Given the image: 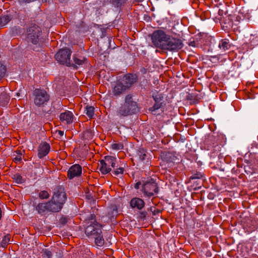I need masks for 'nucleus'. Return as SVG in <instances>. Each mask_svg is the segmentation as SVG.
Returning a JSON list of instances; mask_svg holds the SVG:
<instances>
[{
  "label": "nucleus",
  "instance_id": "1",
  "mask_svg": "<svg viewBox=\"0 0 258 258\" xmlns=\"http://www.w3.org/2000/svg\"><path fill=\"white\" fill-rule=\"evenodd\" d=\"M151 39L155 47L164 51L177 52L183 47V42L180 38L167 34L161 29L155 30Z\"/></svg>",
  "mask_w": 258,
  "mask_h": 258
},
{
  "label": "nucleus",
  "instance_id": "2",
  "mask_svg": "<svg viewBox=\"0 0 258 258\" xmlns=\"http://www.w3.org/2000/svg\"><path fill=\"white\" fill-rule=\"evenodd\" d=\"M139 110L138 103L131 94L125 96L124 102L116 110V115L123 117L136 114Z\"/></svg>",
  "mask_w": 258,
  "mask_h": 258
},
{
  "label": "nucleus",
  "instance_id": "3",
  "mask_svg": "<svg viewBox=\"0 0 258 258\" xmlns=\"http://www.w3.org/2000/svg\"><path fill=\"white\" fill-rule=\"evenodd\" d=\"M85 221L87 225L85 232L87 236L92 237L102 234V226L96 221L95 214H90Z\"/></svg>",
  "mask_w": 258,
  "mask_h": 258
},
{
  "label": "nucleus",
  "instance_id": "4",
  "mask_svg": "<svg viewBox=\"0 0 258 258\" xmlns=\"http://www.w3.org/2000/svg\"><path fill=\"white\" fill-rule=\"evenodd\" d=\"M67 200V195L64 188L57 186L54 189L53 194L49 201L56 212H59L62 208Z\"/></svg>",
  "mask_w": 258,
  "mask_h": 258
},
{
  "label": "nucleus",
  "instance_id": "5",
  "mask_svg": "<svg viewBox=\"0 0 258 258\" xmlns=\"http://www.w3.org/2000/svg\"><path fill=\"white\" fill-rule=\"evenodd\" d=\"M159 190L158 184L153 178L146 181L143 184L142 191L146 197H153L159 192Z\"/></svg>",
  "mask_w": 258,
  "mask_h": 258
},
{
  "label": "nucleus",
  "instance_id": "6",
  "mask_svg": "<svg viewBox=\"0 0 258 258\" xmlns=\"http://www.w3.org/2000/svg\"><path fill=\"white\" fill-rule=\"evenodd\" d=\"M41 29L40 27L35 24H31L27 29L26 39L28 42L33 44H37L41 35Z\"/></svg>",
  "mask_w": 258,
  "mask_h": 258
},
{
  "label": "nucleus",
  "instance_id": "7",
  "mask_svg": "<svg viewBox=\"0 0 258 258\" xmlns=\"http://www.w3.org/2000/svg\"><path fill=\"white\" fill-rule=\"evenodd\" d=\"M34 103L37 107L46 105L49 100V95L44 89H36L34 90Z\"/></svg>",
  "mask_w": 258,
  "mask_h": 258
},
{
  "label": "nucleus",
  "instance_id": "8",
  "mask_svg": "<svg viewBox=\"0 0 258 258\" xmlns=\"http://www.w3.org/2000/svg\"><path fill=\"white\" fill-rule=\"evenodd\" d=\"M116 162L115 157L106 156L104 160H101L99 164V170L103 174H106L111 171V167L114 168Z\"/></svg>",
  "mask_w": 258,
  "mask_h": 258
},
{
  "label": "nucleus",
  "instance_id": "9",
  "mask_svg": "<svg viewBox=\"0 0 258 258\" xmlns=\"http://www.w3.org/2000/svg\"><path fill=\"white\" fill-rule=\"evenodd\" d=\"M152 97L155 101V103L152 107L149 108V110L153 114H156L154 112L156 110L163 107V105L164 104V95L162 93L155 90L152 91Z\"/></svg>",
  "mask_w": 258,
  "mask_h": 258
},
{
  "label": "nucleus",
  "instance_id": "10",
  "mask_svg": "<svg viewBox=\"0 0 258 258\" xmlns=\"http://www.w3.org/2000/svg\"><path fill=\"white\" fill-rule=\"evenodd\" d=\"M71 54L72 51L68 48L60 49L55 55V59L60 63L67 66H73L70 61Z\"/></svg>",
  "mask_w": 258,
  "mask_h": 258
},
{
  "label": "nucleus",
  "instance_id": "11",
  "mask_svg": "<svg viewBox=\"0 0 258 258\" xmlns=\"http://www.w3.org/2000/svg\"><path fill=\"white\" fill-rule=\"evenodd\" d=\"M35 210L39 214L41 215H44L46 212H56L50 201L38 203L35 207Z\"/></svg>",
  "mask_w": 258,
  "mask_h": 258
},
{
  "label": "nucleus",
  "instance_id": "12",
  "mask_svg": "<svg viewBox=\"0 0 258 258\" xmlns=\"http://www.w3.org/2000/svg\"><path fill=\"white\" fill-rule=\"evenodd\" d=\"M178 154L175 152H163L161 153V158L162 161L168 164L174 163L179 160Z\"/></svg>",
  "mask_w": 258,
  "mask_h": 258
},
{
  "label": "nucleus",
  "instance_id": "13",
  "mask_svg": "<svg viewBox=\"0 0 258 258\" xmlns=\"http://www.w3.org/2000/svg\"><path fill=\"white\" fill-rule=\"evenodd\" d=\"M119 80L128 89L137 81V77L136 75L128 74Z\"/></svg>",
  "mask_w": 258,
  "mask_h": 258
},
{
  "label": "nucleus",
  "instance_id": "14",
  "mask_svg": "<svg viewBox=\"0 0 258 258\" xmlns=\"http://www.w3.org/2000/svg\"><path fill=\"white\" fill-rule=\"evenodd\" d=\"M250 18V14L243 8L239 10L238 14L236 15L235 19V25H238L240 23L244 20L248 21Z\"/></svg>",
  "mask_w": 258,
  "mask_h": 258
},
{
  "label": "nucleus",
  "instance_id": "15",
  "mask_svg": "<svg viewBox=\"0 0 258 258\" xmlns=\"http://www.w3.org/2000/svg\"><path fill=\"white\" fill-rule=\"evenodd\" d=\"M82 174V167L79 164H75L70 167L68 171V177L72 179L75 177H78Z\"/></svg>",
  "mask_w": 258,
  "mask_h": 258
},
{
  "label": "nucleus",
  "instance_id": "16",
  "mask_svg": "<svg viewBox=\"0 0 258 258\" xmlns=\"http://www.w3.org/2000/svg\"><path fill=\"white\" fill-rule=\"evenodd\" d=\"M50 146L46 142H42L40 144L38 148V156L39 158H42L46 156L50 151Z\"/></svg>",
  "mask_w": 258,
  "mask_h": 258
},
{
  "label": "nucleus",
  "instance_id": "17",
  "mask_svg": "<svg viewBox=\"0 0 258 258\" xmlns=\"http://www.w3.org/2000/svg\"><path fill=\"white\" fill-rule=\"evenodd\" d=\"M74 115L71 111H66L60 113L59 115L60 120L67 124H70L73 121Z\"/></svg>",
  "mask_w": 258,
  "mask_h": 258
},
{
  "label": "nucleus",
  "instance_id": "18",
  "mask_svg": "<svg viewBox=\"0 0 258 258\" xmlns=\"http://www.w3.org/2000/svg\"><path fill=\"white\" fill-rule=\"evenodd\" d=\"M126 90H127V87L124 86L119 80H118L113 87V93L115 96H119Z\"/></svg>",
  "mask_w": 258,
  "mask_h": 258
},
{
  "label": "nucleus",
  "instance_id": "19",
  "mask_svg": "<svg viewBox=\"0 0 258 258\" xmlns=\"http://www.w3.org/2000/svg\"><path fill=\"white\" fill-rule=\"evenodd\" d=\"M144 201L139 198H133L130 201V206L133 208H137L138 210H141L145 206Z\"/></svg>",
  "mask_w": 258,
  "mask_h": 258
},
{
  "label": "nucleus",
  "instance_id": "20",
  "mask_svg": "<svg viewBox=\"0 0 258 258\" xmlns=\"http://www.w3.org/2000/svg\"><path fill=\"white\" fill-rule=\"evenodd\" d=\"M255 221L248 219L246 222L243 224L244 229H246V231L248 233L251 232L255 230L256 229L255 226L254 225Z\"/></svg>",
  "mask_w": 258,
  "mask_h": 258
},
{
  "label": "nucleus",
  "instance_id": "21",
  "mask_svg": "<svg viewBox=\"0 0 258 258\" xmlns=\"http://www.w3.org/2000/svg\"><path fill=\"white\" fill-rule=\"evenodd\" d=\"M127 0H112L111 4L115 7L121 10L125 6Z\"/></svg>",
  "mask_w": 258,
  "mask_h": 258
},
{
  "label": "nucleus",
  "instance_id": "22",
  "mask_svg": "<svg viewBox=\"0 0 258 258\" xmlns=\"http://www.w3.org/2000/svg\"><path fill=\"white\" fill-rule=\"evenodd\" d=\"M230 47L231 44L228 39H222L219 42V47L224 51L229 49Z\"/></svg>",
  "mask_w": 258,
  "mask_h": 258
},
{
  "label": "nucleus",
  "instance_id": "23",
  "mask_svg": "<svg viewBox=\"0 0 258 258\" xmlns=\"http://www.w3.org/2000/svg\"><path fill=\"white\" fill-rule=\"evenodd\" d=\"M137 155L139 159L142 161H144L148 158L147 152L143 148H140L137 151Z\"/></svg>",
  "mask_w": 258,
  "mask_h": 258
},
{
  "label": "nucleus",
  "instance_id": "24",
  "mask_svg": "<svg viewBox=\"0 0 258 258\" xmlns=\"http://www.w3.org/2000/svg\"><path fill=\"white\" fill-rule=\"evenodd\" d=\"M93 137L94 133L90 129L86 130L85 131H84L82 136L84 140L88 141L92 140Z\"/></svg>",
  "mask_w": 258,
  "mask_h": 258
},
{
  "label": "nucleus",
  "instance_id": "25",
  "mask_svg": "<svg viewBox=\"0 0 258 258\" xmlns=\"http://www.w3.org/2000/svg\"><path fill=\"white\" fill-rule=\"evenodd\" d=\"M74 61L76 65L82 66L87 61V59L84 57H78L76 56L73 57Z\"/></svg>",
  "mask_w": 258,
  "mask_h": 258
},
{
  "label": "nucleus",
  "instance_id": "26",
  "mask_svg": "<svg viewBox=\"0 0 258 258\" xmlns=\"http://www.w3.org/2000/svg\"><path fill=\"white\" fill-rule=\"evenodd\" d=\"M93 238H95V244L98 246H102L104 244V240L103 238L102 234L99 236H93Z\"/></svg>",
  "mask_w": 258,
  "mask_h": 258
},
{
  "label": "nucleus",
  "instance_id": "27",
  "mask_svg": "<svg viewBox=\"0 0 258 258\" xmlns=\"http://www.w3.org/2000/svg\"><path fill=\"white\" fill-rule=\"evenodd\" d=\"M11 17L6 15L0 17V27H3L7 24L11 20Z\"/></svg>",
  "mask_w": 258,
  "mask_h": 258
},
{
  "label": "nucleus",
  "instance_id": "28",
  "mask_svg": "<svg viewBox=\"0 0 258 258\" xmlns=\"http://www.w3.org/2000/svg\"><path fill=\"white\" fill-rule=\"evenodd\" d=\"M12 179L16 183L21 184L25 182V179L19 173L15 174L12 176Z\"/></svg>",
  "mask_w": 258,
  "mask_h": 258
},
{
  "label": "nucleus",
  "instance_id": "29",
  "mask_svg": "<svg viewBox=\"0 0 258 258\" xmlns=\"http://www.w3.org/2000/svg\"><path fill=\"white\" fill-rule=\"evenodd\" d=\"M86 113L87 115L90 118L94 117V107L92 106H87L86 107Z\"/></svg>",
  "mask_w": 258,
  "mask_h": 258
},
{
  "label": "nucleus",
  "instance_id": "30",
  "mask_svg": "<svg viewBox=\"0 0 258 258\" xmlns=\"http://www.w3.org/2000/svg\"><path fill=\"white\" fill-rule=\"evenodd\" d=\"M204 177V174L203 173L197 171H194L192 173V175L190 177V179H201Z\"/></svg>",
  "mask_w": 258,
  "mask_h": 258
},
{
  "label": "nucleus",
  "instance_id": "31",
  "mask_svg": "<svg viewBox=\"0 0 258 258\" xmlns=\"http://www.w3.org/2000/svg\"><path fill=\"white\" fill-rule=\"evenodd\" d=\"M50 195L47 191L41 190L39 192L38 197L41 200H46L49 198Z\"/></svg>",
  "mask_w": 258,
  "mask_h": 258
},
{
  "label": "nucleus",
  "instance_id": "32",
  "mask_svg": "<svg viewBox=\"0 0 258 258\" xmlns=\"http://www.w3.org/2000/svg\"><path fill=\"white\" fill-rule=\"evenodd\" d=\"M10 235H7L4 236L3 238L2 241L1 243V246L3 247H6L8 244V243L10 241Z\"/></svg>",
  "mask_w": 258,
  "mask_h": 258
},
{
  "label": "nucleus",
  "instance_id": "33",
  "mask_svg": "<svg viewBox=\"0 0 258 258\" xmlns=\"http://www.w3.org/2000/svg\"><path fill=\"white\" fill-rule=\"evenodd\" d=\"M111 148L114 150H119L123 148V145L120 143H115L111 145Z\"/></svg>",
  "mask_w": 258,
  "mask_h": 258
},
{
  "label": "nucleus",
  "instance_id": "34",
  "mask_svg": "<svg viewBox=\"0 0 258 258\" xmlns=\"http://www.w3.org/2000/svg\"><path fill=\"white\" fill-rule=\"evenodd\" d=\"M5 99L3 104L7 103L9 101V97L6 93H2L0 95V102H2V99Z\"/></svg>",
  "mask_w": 258,
  "mask_h": 258
},
{
  "label": "nucleus",
  "instance_id": "35",
  "mask_svg": "<svg viewBox=\"0 0 258 258\" xmlns=\"http://www.w3.org/2000/svg\"><path fill=\"white\" fill-rule=\"evenodd\" d=\"M123 171H124L123 168L119 167V168H117L116 169L112 171V175L117 176L119 174H123Z\"/></svg>",
  "mask_w": 258,
  "mask_h": 258
},
{
  "label": "nucleus",
  "instance_id": "36",
  "mask_svg": "<svg viewBox=\"0 0 258 258\" xmlns=\"http://www.w3.org/2000/svg\"><path fill=\"white\" fill-rule=\"evenodd\" d=\"M43 255L45 257H46L47 258H51L52 257V252L51 251L47 248L43 249Z\"/></svg>",
  "mask_w": 258,
  "mask_h": 258
},
{
  "label": "nucleus",
  "instance_id": "37",
  "mask_svg": "<svg viewBox=\"0 0 258 258\" xmlns=\"http://www.w3.org/2000/svg\"><path fill=\"white\" fill-rule=\"evenodd\" d=\"M6 72V68L5 66L0 62V80L4 76Z\"/></svg>",
  "mask_w": 258,
  "mask_h": 258
},
{
  "label": "nucleus",
  "instance_id": "38",
  "mask_svg": "<svg viewBox=\"0 0 258 258\" xmlns=\"http://www.w3.org/2000/svg\"><path fill=\"white\" fill-rule=\"evenodd\" d=\"M150 211L152 213L153 215H156L161 212V211L155 207H151L150 208Z\"/></svg>",
  "mask_w": 258,
  "mask_h": 258
},
{
  "label": "nucleus",
  "instance_id": "39",
  "mask_svg": "<svg viewBox=\"0 0 258 258\" xmlns=\"http://www.w3.org/2000/svg\"><path fill=\"white\" fill-rule=\"evenodd\" d=\"M21 155H22L21 154H20L19 155H18L17 157H16L15 158H14L13 160L15 162H20V161H21V160H22Z\"/></svg>",
  "mask_w": 258,
  "mask_h": 258
},
{
  "label": "nucleus",
  "instance_id": "40",
  "mask_svg": "<svg viewBox=\"0 0 258 258\" xmlns=\"http://www.w3.org/2000/svg\"><path fill=\"white\" fill-rule=\"evenodd\" d=\"M147 215V213L146 212H142L140 213V218L143 219H145L146 218Z\"/></svg>",
  "mask_w": 258,
  "mask_h": 258
},
{
  "label": "nucleus",
  "instance_id": "41",
  "mask_svg": "<svg viewBox=\"0 0 258 258\" xmlns=\"http://www.w3.org/2000/svg\"><path fill=\"white\" fill-rule=\"evenodd\" d=\"M141 185V182H140V181H139V182H137V183L135 184V185H134V187H135L136 189H139V188H140V185Z\"/></svg>",
  "mask_w": 258,
  "mask_h": 258
},
{
  "label": "nucleus",
  "instance_id": "42",
  "mask_svg": "<svg viewBox=\"0 0 258 258\" xmlns=\"http://www.w3.org/2000/svg\"><path fill=\"white\" fill-rule=\"evenodd\" d=\"M229 9H230V7H229ZM230 12V10L229 9H227L226 11V14H228V16L231 18L232 17V14H229V13Z\"/></svg>",
  "mask_w": 258,
  "mask_h": 258
},
{
  "label": "nucleus",
  "instance_id": "43",
  "mask_svg": "<svg viewBox=\"0 0 258 258\" xmlns=\"http://www.w3.org/2000/svg\"><path fill=\"white\" fill-rule=\"evenodd\" d=\"M57 132L58 134L61 137L64 134L63 131H58Z\"/></svg>",
  "mask_w": 258,
  "mask_h": 258
},
{
  "label": "nucleus",
  "instance_id": "44",
  "mask_svg": "<svg viewBox=\"0 0 258 258\" xmlns=\"http://www.w3.org/2000/svg\"><path fill=\"white\" fill-rule=\"evenodd\" d=\"M189 45L190 46H194V47H195L196 46V42L195 41H191Z\"/></svg>",
  "mask_w": 258,
  "mask_h": 258
},
{
  "label": "nucleus",
  "instance_id": "45",
  "mask_svg": "<svg viewBox=\"0 0 258 258\" xmlns=\"http://www.w3.org/2000/svg\"><path fill=\"white\" fill-rule=\"evenodd\" d=\"M227 24L230 27H232L233 26V22L229 21L228 23H227Z\"/></svg>",
  "mask_w": 258,
  "mask_h": 258
},
{
  "label": "nucleus",
  "instance_id": "46",
  "mask_svg": "<svg viewBox=\"0 0 258 258\" xmlns=\"http://www.w3.org/2000/svg\"><path fill=\"white\" fill-rule=\"evenodd\" d=\"M69 0H59L60 3H64L68 2Z\"/></svg>",
  "mask_w": 258,
  "mask_h": 258
},
{
  "label": "nucleus",
  "instance_id": "47",
  "mask_svg": "<svg viewBox=\"0 0 258 258\" xmlns=\"http://www.w3.org/2000/svg\"><path fill=\"white\" fill-rule=\"evenodd\" d=\"M144 0H134V2H142Z\"/></svg>",
  "mask_w": 258,
  "mask_h": 258
},
{
  "label": "nucleus",
  "instance_id": "48",
  "mask_svg": "<svg viewBox=\"0 0 258 258\" xmlns=\"http://www.w3.org/2000/svg\"><path fill=\"white\" fill-rule=\"evenodd\" d=\"M58 105L59 107H61V103L60 101H59L58 102Z\"/></svg>",
  "mask_w": 258,
  "mask_h": 258
},
{
  "label": "nucleus",
  "instance_id": "49",
  "mask_svg": "<svg viewBox=\"0 0 258 258\" xmlns=\"http://www.w3.org/2000/svg\"><path fill=\"white\" fill-rule=\"evenodd\" d=\"M211 58H216V56H211Z\"/></svg>",
  "mask_w": 258,
  "mask_h": 258
},
{
  "label": "nucleus",
  "instance_id": "50",
  "mask_svg": "<svg viewBox=\"0 0 258 258\" xmlns=\"http://www.w3.org/2000/svg\"><path fill=\"white\" fill-rule=\"evenodd\" d=\"M33 49L35 50V51H39L38 49H36L35 48H34Z\"/></svg>",
  "mask_w": 258,
  "mask_h": 258
}]
</instances>
